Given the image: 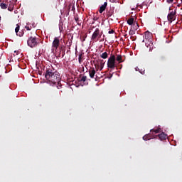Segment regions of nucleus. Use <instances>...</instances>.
Here are the masks:
<instances>
[{"label": "nucleus", "instance_id": "1", "mask_svg": "<svg viewBox=\"0 0 182 182\" xmlns=\"http://www.w3.org/2000/svg\"><path fill=\"white\" fill-rule=\"evenodd\" d=\"M45 77L53 85H59L60 83V74L53 68L46 69Z\"/></svg>", "mask_w": 182, "mask_h": 182}, {"label": "nucleus", "instance_id": "16", "mask_svg": "<svg viewBox=\"0 0 182 182\" xmlns=\"http://www.w3.org/2000/svg\"><path fill=\"white\" fill-rule=\"evenodd\" d=\"M108 56L109 54L107 53V52H105L100 55V58H102V59H107Z\"/></svg>", "mask_w": 182, "mask_h": 182}, {"label": "nucleus", "instance_id": "32", "mask_svg": "<svg viewBox=\"0 0 182 182\" xmlns=\"http://www.w3.org/2000/svg\"><path fill=\"white\" fill-rule=\"evenodd\" d=\"M133 33H134V31H133L132 30L129 31V35H133Z\"/></svg>", "mask_w": 182, "mask_h": 182}, {"label": "nucleus", "instance_id": "18", "mask_svg": "<svg viewBox=\"0 0 182 182\" xmlns=\"http://www.w3.org/2000/svg\"><path fill=\"white\" fill-rule=\"evenodd\" d=\"M151 139V136H150V134H146L145 136H143V140L147 141Z\"/></svg>", "mask_w": 182, "mask_h": 182}, {"label": "nucleus", "instance_id": "7", "mask_svg": "<svg viewBox=\"0 0 182 182\" xmlns=\"http://www.w3.org/2000/svg\"><path fill=\"white\" fill-rule=\"evenodd\" d=\"M15 32L17 35V36H23V31H19V26L17 24V26L15 28Z\"/></svg>", "mask_w": 182, "mask_h": 182}, {"label": "nucleus", "instance_id": "31", "mask_svg": "<svg viewBox=\"0 0 182 182\" xmlns=\"http://www.w3.org/2000/svg\"><path fill=\"white\" fill-rule=\"evenodd\" d=\"M108 33L109 34L114 33V30L109 31Z\"/></svg>", "mask_w": 182, "mask_h": 182}, {"label": "nucleus", "instance_id": "2", "mask_svg": "<svg viewBox=\"0 0 182 182\" xmlns=\"http://www.w3.org/2000/svg\"><path fill=\"white\" fill-rule=\"evenodd\" d=\"M52 48L53 50H58V49L60 50H63L65 45L62 43V40H60L59 37H55L52 43Z\"/></svg>", "mask_w": 182, "mask_h": 182}, {"label": "nucleus", "instance_id": "36", "mask_svg": "<svg viewBox=\"0 0 182 182\" xmlns=\"http://www.w3.org/2000/svg\"><path fill=\"white\" fill-rule=\"evenodd\" d=\"M142 42H144V40H143Z\"/></svg>", "mask_w": 182, "mask_h": 182}, {"label": "nucleus", "instance_id": "6", "mask_svg": "<svg viewBox=\"0 0 182 182\" xmlns=\"http://www.w3.org/2000/svg\"><path fill=\"white\" fill-rule=\"evenodd\" d=\"M169 13L167 16V19H168V22H169V23H171L173 22V21H176V15L177 14V11L176 10H173L171 9H169Z\"/></svg>", "mask_w": 182, "mask_h": 182}, {"label": "nucleus", "instance_id": "10", "mask_svg": "<svg viewBox=\"0 0 182 182\" xmlns=\"http://www.w3.org/2000/svg\"><path fill=\"white\" fill-rule=\"evenodd\" d=\"M144 38L146 41H150V39H151V33L146 31Z\"/></svg>", "mask_w": 182, "mask_h": 182}, {"label": "nucleus", "instance_id": "8", "mask_svg": "<svg viewBox=\"0 0 182 182\" xmlns=\"http://www.w3.org/2000/svg\"><path fill=\"white\" fill-rule=\"evenodd\" d=\"M107 7V2H105L104 4L100 7V10H99L100 14H103V12L106 11Z\"/></svg>", "mask_w": 182, "mask_h": 182}, {"label": "nucleus", "instance_id": "3", "mask_svg": "<svg viewBox=\"0 0 182 182\" xmlns=\"http://www.w3.org/2000/svg\"><path fill=\"white\" fill-rule=\"evenodd\" d=\"M39 43V38L33 36H30L27 41L28 46L30 48H35L36 46H38V44Z\"/></svg>", "mask_w": 182, "mask_h": 182}, {"label": "nucleus", "instance_id": "35", "mask_svg": "<svg viewBox=\"0 0 182 182\" xmlns=\"http://www.w3.org/2000/svg\"><path fill=\"white\" fill-rule=\"evenodd\" d=\"M63 56H65V53H63Z\"/></svg>", "mask_w": 182, "mask_h": 182}, {"label": "nucleus", "instance_id": "12", "mask_svg": "<svg viewBox=\"0 0 182 182\" xmlns=\"http://www.w3.org/2000/svg\"><path fill=\"white\" fill-rule=\"evenodd\" d=\"M158 136L160 140H166L167 139V134H164V132L159 134Z\"/></svg>", "mask_w": 182, "mask_h": 182}, {"label": "nucleus", "instance_id": "17", "mask_svg": "<svg viewBox=\"0 0 182 182\" xmlns=\"http://www.w3.org/2000/svg\"><path fill=\"white\" fill-rule=\"evenodd\" d=\"M116 60H117L119 63H122V62H123L122 55H117Z\"/></svg>", "mask_w": 182, "mask_h": 182}, {"label": "nucleus", "instance_id": "21", "mask_svg": "<svg viewBox=\"0 0 182 182\" xmlns=\"http://www.w3.org/2000/svg\"><path fill=\"white\" fill-rule=\"evenodd\" d=\"M134 29L135 31H137V29H139V23H134Z\"/></svg>", "mask_w": 182, "mask_h": 182}, {"label": "nucleus", "instance_id": "11", "mask_svg": "<svg viewBox=\"0 0 182 182\" xmlns=\"http://www.w3.org/2000/svg\"><path fill=\"white\" fill-rule=\"evenodd\" d=\"M89 75L91 79H93V77H95V75H96V70H95V68H91L90 70H89Z\"/></svg>", "mask_w": 182, "mask_h": 182}, {"label": "nucleus", "instance_id": "13", "mask_svg": "<svg viewBox=\"0 0 182 182\" xmlns=\"http://www.w3.org/2000/svg\"><path fill=\"white\" fill-rule=\"evenodd\" d=\"M0 6L1 9H6V8H8V2L3 1L2 3L0 4Z\"/></svg>", "mask_w": 182, "mask_h": 182}, {"label": "nucleus", "instance_id": "27", "mask_svg": "<svg viewBox=\"0 0 182 182\" xmlns=\"http://www.w3.org/2000/svg\"><path fill=\"white\" fill-rule=\"evenodd\" d=\"M87 79V77L82 76L81 78V82H86V80Z\"/></svg>", "mask_w": 182, "mask_h": 182}, {"label": "nucleus", "instance_id": "34", "mask_svg": "<svg viewBox=\"0 0 182 182\" xmlns=\"http://www.w3.org/2000/svg\"><path fill=\"white\" fill-rule=\"evenodd\" d=\"M31 26H32L33 28H35V27L36 26L35 25V23H32Z\"/></svg>", "mask_w": 182, "mask_h": 182}, {"label": "nucleus", "instance_id": "15", "mask_svg": "<svg viewBox=\"0 0 182 182\" xmlns=\"http://www.w3.org/2000/svg\"><path fill=\"white\" fill-rule=\"evenodd\" d=\"M127 22L128 25H134V18H130L127 20Z\"/></svg>", "mask_w": 182, "mask_h": 182}, {"label": "nucleus", "instance_id": "19", "mask_svg": "<svg viewBox=\"0 0 182 182\" xmlns=\"http://www.w3.org/2000/svg\"><path fill=\"white\" fill-rule=\"evenodd\" d=\"M151 133H155V134H157V133H160V129H151Z\"/></svg>", "mask_w": 182, "mask_h": 182}, {"label": "nucleus", "instance_id": "33", "mask_svg": "<svg viewBox=\"0 0 182 182\" xmlns=\"http://www.w3.org/2000/svg\"><path fill=\"white\" fill-rule=\"evenodd\" d=\"M112 77H113V75L110 74L109 77V79H112Z\"/></svg>", "mask_w": 182, "mask_h": 182}, {"label": "nucleus", "instance_id": "26", "mask_svg": "<svg viewBox=\"0 0 182 182\" xmlns=\"http://www.w3.org/2000/svg\"><path fill=\"white\" fill-rule=\"evenodd\" d=\"M144 72H146L144 68H141L139 70V73H141V75H144Z\"/></svg>", "mask_w": 182, "mask_h": 182}, {"label": "nucleus", "instance_id": "28", "mask_svg": "<svg viewBox=\"0 0 182 182\" xmlns=\"http://www.w3.org/2000/svg\"><path fill=\"white\" fill-rule=\"evenodd\" d=\"M25 28L27 31H31V29H32V26H31L30 27L28 26H26Z\"/></svg>", "mask_w": 182, "mask_h": 182}, {"label": "nucleus", "instance_id": "29", "mask_svg": "<svg viewBox=\"0 0 182 182\" xmlns=\"http://www.w3.org/2000/svg\"><path fill=\"white\" fill-rule=\"evenodd\" d=\"M167 4H173L174 2V0H166Z\"/></svg>", "mask_w": 182, "mask_h": 182}, {"label": "nucleus", "instance_id": "20", "mask_svg": "<svg viewBox=\"0 0 182 182\" xmlns=\"http://www.w3.org/2000/svg\"><path fill=\"white\" fill-rule=\"evenodd\" d=\"M113 15V11H109L107 13V18H110V16H112Z\"/></svg>", "mask_w": 182, "mask_h": 182}, {"label": "nucleus", "instance_id": "25", "mask_svg": "<svg viewBox=\"0 0 182 182\" xmlns=\"http://www.w3.org/2000/svg\"><path fill=\"white\" fill-rule=\"evenodd\" d=\"M9 11H13L14 10V4H9V8H8Z\"/></svg>", "mask_w": 182, "mask_h": 182}, {"label": "nucleus", "instance_id": "5", "mask_svg": "<svg viewBox=\"0 0 182 182\" xmlns=\"http://www.w3.org/2000/svg\"><path fill=\"white\" fill-rule=\"evenodd\" d=\"M100 38H102V33H100V29L97 28L91 36V41H94V42H97V41H99Z\"/></svg>", "mask_w": 182, "mask_h": 182}, {"label": "nucleus", "instance_id": "23", "mask_svg": "<svg viewBox=\"0 0 182 182\" xmlns=\"http://www.w3.org/2000/svg\"><path fill=\"white\" fill-rule=\"evenodd\" d=\"M95 69L96 70H100V65L99 64V63L97 64H95Z\"/></svg>", "mask_w": 182, "mask_h": 182}, {"label": "nucleus", "instance_id": "9", "mask_svg": "<svg viewBox=\"0 0 182 182\" xmlns=\"http://www.w3.org/2000/svg\"><path fill=\"white\" fill-rule=\"evenodd\" d=\"M70 11L75 12V3H70L69 4L68 9V15H69V12H70Z\"/></svg>", "mask_w": 182, "mask_h": 182}, {"label": "nucleus", "instance_id": "14", "mask_svg": "<svg viewBox=\"0 0 182 182\" xmlns=\"http://www.w3.org/2000/svg\"><path fill=\"white\" fill-rule=\"evenodd\" d=\"M100 70H103V68H105V61L103 60H100Z\"/></svg>", "mask_w": 182, "mask_h": 182}, {"label": "nucleus", "instance_id": "22", "mask_svg": "<svg viewBox=\"0 0 182 182\" xmlns=\"http://www.w3.org/2000/svg\"><path fill=\"white\" fill-rule=\"evenodd\" d=\"M82 56H83L82 53H80L78 57V62L79 63H82Z\"/></svg>", "mask_w": 182, "mask_h": 182}, {"label": "nucleus", "instance_id": "24", "mask_svg": "<svg viewBox=\"0 0 182 182\" xmlns=\"http://www.w3.org/2000/svg\"><path fill=\"white\" fill-rule=\"evenodd\" d=\"M75 21L77 23V25H80V23H79V22H80V21H79V17L78 16L75 17Z\"/></svg>", "mask_w": 182, "mask_h": 182}, {"label": "nucleus", "instance_id": "4", "mask_svg": "<svg viewBox=\"0 0 182 182\" xmlns=\"http://www.w3.org/2000/svg\"><path fill=\"white\" fill-rule=\"evenodd\" d=\"M107 68L114 69L116 68V56L111 55L107 61Z\"/></svg>", "mask_w": 182, "mask_h": 182}, {"label": "nucleus", "instance_id": "30", "mask_svg": "<svg viewBox=\"0 0 182 182\" xmlns=\"http://www.w3.org/2000/svg\"><path fill=\"white\" fill-rule=\"evenodd\" d=\"M140 69H141V68H139V67H136V68H135V70H136V72H140Z\"/></svg>", "mask_w": 182, "mask_h": 182}]
</instances>
